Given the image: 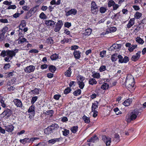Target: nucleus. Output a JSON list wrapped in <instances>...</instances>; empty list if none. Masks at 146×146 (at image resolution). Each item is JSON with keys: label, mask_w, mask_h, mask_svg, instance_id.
I'll return each instance as SVG.
<instances>
[{"label": "nucleus", "mask_w": 146, "mask_h": 146, "mask_svg": "<svg viewBox=\"0 0 146 146\" xmlns=\"http://www.w3.org/2000/svg\"><path fill=\"white\" fill-rule=\"evenodd\" d=\"M78 83L79 86V87L81 89H83L84 86V83L83 82H78Z\"/></svg>", "instance_id": "47"}, {"label": "nucleus", "mask_w": 146, "mask_h": 146, "mask_svg": "<svg viewBox=\"0 0 146 146\" xmlns=\"http://www.w3.org/2000/svg\"><path fill=\"white\" fill-rule=\"evenodd\" d=\"M44 131V133L48 135L50 134L52 132V129L49 126L45 129Z\"/></svg>", "instance_id": "16"}, {"label": "nucleus", "mask_w": 146, "mask_h": 146, "mask_svg": "<svg viewBox=\"0 0 146 146\" xmlns=\"http://www.w3.org/2000/svg\"><path fill=\"white\" fill-rule=\"evenodd\" d=\"M39 6L36 5L34 7L31 8L30 10L28 12V13L31 12L32 14L31 15V16L32 15V14H34L37 10L38 9Z\"/></svg>", "instance_id": "13"}, {"label": "nucleus", "mask_w": 146, "mask_h": 146, "mask_svg": "<svg viewBox=\"0 0 146 146\" xmlns=\"http://www.w3.org/2000/svg\"><path fill=\"white\" fill-rule=\"evenodd\" d=\"M71 69L70 67H69L68 70L65 72V75L68 77H70L71 74Z\"/></svg>", "instance_id": "27"}, {"label": "nucleus", "mask_w": 146, "mask_h": 146, "mask_svg": "<svg viewBox=\"0 0 146 146\" xmlns=\"http://www.w3.org/2000/svg\"><path fill=\"white\" fill-rule=\"evenodd\" d=\"M13 102L17 107L21 108L22 107V104L20 100L18 99H15L14 100Z\"/></svg>", "instance_id": "12"}, {"label": "nucleus", "mask_w": 146, "mask_h": 146, "mask_svg": "<svg viewBox=\"0 0 146 146\" xmlns=\"http://www.w3.org/2000/svg\"><path fill=\"white\" fill-rule=\"evenodd\" d=\"M109 29L110 32H115L116 30V28L115 27H110Z\"/></svg>", "instance_id": "55"}, {"label": "nucleus", "mask_w": 146, "mask_h": 146, "mask_svg": "<svg viewBox=\"0 0 146 146\" xmlns=\"http://www.w3.org/2000/svg\"><path fill=\"white\" fill-rule=\"evenodd\" d=\"M35 106H32L29 108L28 111V112L34 115L35 113Z\"/></svg>", "instance_id": "23"}, {"label": "nucleus", "mask_w": 146, "mask_h": 146, "mask_svg": "<svg viewBox=\"0 0 146 146\" xmlns=\"http://www.w3.org/2000/svg\"><path fill=\"white\" fill-rule=\"evenodd\" d=\"M15 55V53L14 52L13 50H7V56H8L9 57L12 58L13 56Z\"/></svg>", "instance_id": "19"}, {"label": "nucleus", "mask_w": 146, "mask_h": 146, "mask_svg": "<svg viewBox=\"0 0 146 146\" xmlns=\"http://www.w3.org/2000/svg\"><path fill=\"white\" fill-rule=\"evenodd\" d=\"M38 98L37 96H35L33 97L31 99V103L32 104H34L35 102L36 101Z\"/></svg>", "instance_id": "53"}, {"label": "nucleus", "mask_w": 146, "mask_h": 146, "mask_svg": "<svg viewBox=\"0 0 146 146\" xmlns=\"http://www.w3.org/2000/svg\"><path fill=\"white\" fill-rule=\"evenodd\" d=\"M71 90L70 88H68L65 89L64 91V93L65 94H67L69 93Z\"/></svg>", "instance_id": "64"}, {"label": "nucleus", "mask_w": 146, "mask_h": 146, "mask_svg": "<svg viewBox=\"0 0 146 146\" xmlns=\"http://www.w3.org/2000/svg\"><path fill=\"white\" fill-rule=\"evenodd\" d=\"M98 137L96 136L92 137L90 139H88L87 141L88 142L91 143H95L97 142L98 141Z\"/></svg>", "instance_id": "18"}, {"label": "nucleus", "mask_w": 146, "mask_h": 146, "mask_svg": "<svg viewBox=\"0 0 146 146\" xmlns=\"http://www.w3.org/2000/svg\"><path fill=\"white\" fill-rule=\"evenodd\" d=\"M109 87V85L106 83H104L101 86V88L103 90L108 89Z\"/></svg>", "instance_id": "26"}, {"label": "nucleus", "mask_w": 146, "mask_h": 146, "mask_svg": "<svg viewBox=\"0 0 146 146\" xmlns=\"http://www.w3.org/2000/svg\"><path fill=\"white\" fill-rule=\"evenodd\" d=\"M106 51H103L102 52H100V55L101 57H104L106 54Z\"/></svg>", "instance_id": "59"}, {"label": "nucleus", "mask_w": 146, "mask_h": 146, "mask_svg": "<svg viewBox=\"0 0 146 146\" xmlns=\"http://www.w3.org/2000/svg\"><path fill=\"white\" fill-rule=\"evenodd\" d=\"M97 83V81L94 78H91L89 80V83L91 85L96 84Z\"/></svg>", "instance_id": "28"}, {"label": "nucleus", "mask_w": 146, "mask_h": 146, "mask_svg": "<svg viewBox=\"0 0 146 146\" xmlns=\"http://www.w3.org/2000/svg\"><path fill=\"white\" fill-rule=\"evenodd\" d=\"M114 141H115L116 142H118L119 140V136L118 134H116L115 136Z\"/></svg>", "instance_id": "52"}, {"label": "nucleus", "mask_w": 146, "mask_h": 146, "mask_svg": "<svg viewBox=\"0 0 146 146\" xmlns=\"http://www.w3.org/2000/svg\"><path fill=\"white\" fill-rule=\"evenodd\" d=\"M77 80L78 82H83L84 80V78L81 76H78Z\"/></svg>", "instance_id": "46"}, {"label": "nucleus", "mask_w": 146, "mask_h": 146, "mask_svg": "<svg viewBox=\"0 0 146 146\" xmlns=\"http://www.w3.org/2000/svg\"><path fill=\"white\" fill-rule=\"evenodd\" d=\"M117 57H118L119 59V62H120V63H122L123 62L122 60H123L122 56L121 55H119L117 56Z\"/></svg>", "instance_id": "62"}, {"label": "nucleus", "mask_w": 146, "mask_h": 146, "mask_svg": "<svg viewBox=\"0 0 146 146\" xmlns=\"http://www.w3.org/2000/svg\"><path fill=\"white\" fill-rule=\"evenodd\" d=\"M136 41L140 44H142L144 42L143 40L139 37H137L136 38Z\"/></svg>", "instance_id": "32"}, {"label": "nucleus", "mask_w": 146, "mask_h": 146, "mask_svg": "<svg viewBox=\"0 0 146 146\" xmlns=\"http://www.w3.org/2000/svg\"><path fill=\"white\" fill-rule=\"evenodd\" d=\"M81 90L80 89H79L75 91L74 93V94L75 96H77L80 94L81 93Z\"/></svg>", "instance_id": "40"}, {"label": "nucleus", "mask_w": 146, "mask_h": 146, "mask_svg": "<svg viewBox=\"0 0 146 146\" xmlns=\"http://www.w3.org/2000/svg\"><path fill=\"white\" fill-rule=\"evenodd\" d=\"M71 24L70 23L67 22L65 23L64 24V25L65 27L69 28L71 26Z\"/></svg>", "instance_id": "58"}, {"label": "nucleus", "mask_w": 146, "mask_h": 146, "mask_svg": "<svg viewBox=\"0 0 146 146\" xmlns=\"http://www.w3.org/2000/svg\"><path fill=\"white\" fill-rule=\"evenodd\" d=\"M92 76L93 78H99L100 76V75L98 73H95L93 74Z\"/></svg>", "instance_id": "42"}, {"label": "nucleus", "mask_w": 146, "mask_h": 146, "mask_svg": "<svg viewBox=\"0 0 146 146\" xmlns=\"http://www.w3.org/2000/svg\"><path fill=\"white\" fill-rule=\"evenodd\" d=\"M82 118L85 123H90V120L89 117L84 115L83 116Z\"/></svg>", "instance_id": "24"}, {"label": "nucleus", "mask_w": 146, "mask_h": 146, "mask_svg": "<svg viewBox=\"0 0 146 146\" xmlns=\"http://www.w3.org/2000/svg\"><path fill=\"white\" fill-rule=\"evenodd\" d=\"M12 114V112L9 109H7L5 110L1 114L2 117H6L8 118L11 116Z\"/></svg>", "instance_id": "7"}, {"label": "nucleus", "mask_w": 146, "mask_h": 146, "mask_svg": "<svg viewBox=\"0 0 146 146\" xmlns=\"http://www.w3.org/2000/svg\"><path fill=\"white\" fill-rule=\"evenodd\" d=\"M35 69V67L33 65H30L26 67L24 69L25 72L27 73H30L33 72Z\"/></svg>", "instance_id": "8"}, {"label": "nucleus", "mask_w": 146, "mask_h": 146, "mask_svg": "<svg viewBox=\"0 0 146 146\" xmlns=\"http://www.w3.org/2000/svg\"><path fill=\"white\" fill-rule=\"evenodd\" d=\"M106 70V66L104 65L101 66L99 68V70L100 72H102L105 70Z\"/></svg>", "instance_id": "48"}, {"label": "nucleus", "mask_w": 146, "mask_h": 146, "mask_svg": "<svg viewBox=\"0 0 146 146\" xmlns=\"http://www.w3.org/2000/svg\"><path fill=\"white\" fill-rule=\"evenodd\" d=\"M128 61H129L128 57L127 56H125L123 59V60H122V61H123L122 63H123V62L126 63Z\"/></svg>", "instance_id": "61"}, {"label": "nucleus", "mask_w": 146, "mask_h": 146, "mask_svg": "<svg viewBox=\"0 0 146 146\" xmlns=\"http://www.w3.org/2000/svg\"><path fill=\"white\" fill-rule=\"evenodd\" d=\"M39 17L40 18L42 19H44L46 18V16L44 14V13L43 12L41 13L40 14Z\"/></svg>", "instance_id": "39"}, {"label": "nucleus", "mask_w": 146, "mask_h": 146, "mask_svg": "<svg viewBox=\"0 0 146 146\" xmlns=\"http://www.w3.org/2000/svg\"><path fill=\"white\" fill-rule=\"evenodd\" d=\"M77 13V10L75 9H72L66 13V15L68 16L72 15H75Z\"/></svg>", "instance_id": "9"}, {"label": "nucleus", "mask_w": 146, "mask_h": 146, "mask_svg": "<svg viewBox=\"0 0 146 146\" xmlns=\"http://www.w3.org/2000/svg\"><path fill=\"white\" fill-rule=\"evenodd\" d=\"M61 138H55L50 139L48 141V142L49 143L54 144L57 142H59L60 140H61Z\"/></svg>", "instance_id": "22"}, {"label": "nucleus", "mask_w": 146, "mask_h": 146, "mask_svg": "<svg viewBox=\"0 0 146 146\" xmlns=\"http://www.w3.org/2000/svg\"><path fill=\"white\" fill-rule=\"evenodd\" d=\"M78 128L77 126L73 127L71 129V131L73 133H75L77 131Z\"/></svg>", "instance_id": "37"}, {"label": "nucleus", "mask_w": 146, "mask_h": 146, "mask_svg": "<svg viewBox=\"0 0 146 146\" xmlns=\"http://www.w3.org/2000/svg\"><path fill=\"white\" fill-rule=\"evenodd\" d=\"M27 40L25 38H20L18 39V43L19 44H22L25 42H26Z\"/></svg>", "instance_id": "38"}, {"label": "nucleus", "mask_w": 146, "mask_h": 146, "mask_svg": "<svg viewBox=\"0 0 146 146\" xmlns=\"http://www.w3.org/2000/svg\"><path fill=\"white\" fill-rule=\"evenodd\" d=\"M58 54H54L50 56V58L52 60H56L58 58Z\"/></svg>", "instance_id": "29"}, {"label": "nucleus", "mask_w": 146, "mask_h": 146, "mask_svg": "<svg viewBox=\"0 0 146 146\" xmlns=\"http://www.w3.org/2000/svg\"><path fill=\"white\" fill-rule=\"evenodd\" d=\"M115 4V2L112 0H109L108 2V6L109 7H111Z\"/></svg>", "instance_id": "45"}, {"label": "nucleus", "mask_w": 146, "mask_h": 146, "mask_svg": "<svg viewBox=\"0 0 146 146\" xmlns=\"http://www.w3.org/2000/svg\"><path fill=\"white\" fill-rule=\"evenodd\" d=\"M55 23L54 21L51 20L45 21V24L46 25L51 27H54Z\"/></svg>", "instance_id": "10"}, {"label": "nucleus", "mask_w": 146, "mask_h": 146, "mask_svg": "<svg viewBox=\"0 0 146 146\" xmlns=\"http://www.w3.org/2000/svg\"><path fill=\"white\" fill-rule=\"evenodd\" d=\"M131 103V101L129 99L125 100L123 103V105L125 106H128Z\"/></svg>", "instance_id": "33"}, {"label": "nucleus", "mask_w": 146, "mask_h": 146, "mask_svg": "<svg viewBox=\"0 0 146 146\" xmlns=\"http://www.w3.org/2000/svg\"><path fill=\"white\" fill-rule=\"evenodd\" d=\"M15 89V87L14 86H11L8 88V90L9 91H12L14 90Z\"/></svg>", "instance_id": "56"}, {"label": "nucleus", "mask_w": 146, "mask_h": 146, "mask_svg": "<svg viewBox=\"0 0 146 146\" xmlns=\"http://www.w3.org/2000/svg\"><path fill=\"white\" fill-rule=\"evenodd\" d=\"M8 29V28L6 26L5 27L3 28L1 31L2 33L0 35V38H1V37L2 36H3L2 38H3L5 33L7 31Z\"/></svg>", "instance_id": "17"}, {"label": "nucleus", "mask_w": 146, "mask_h": 146, "mask_svg": "<svg viewBox=\"0 0 146 146\" xmlns=\"http://www.w3.org/2000/svg\"><path fill=\"white\" fill-rule=\"evenodd\" d=\"M135 19L134 18L131 19L129 21L127 27L129 28L134 24Z\"/></svg>", "instance_id": "15"}, {"label": "nucleus", "mask_w": 146, "mask_h": 146, "mask_svg": "<svg viewBox=\"0 0 146 146\" xmlns=\"http://www.w3.org/2000/svg\"><path fill=\"white\" fill-rule=\"evenodd\" d=\"M22 8L23 10L25 11H28L29 9V7L27 5L23 7Z\"/></svg>", "instance_id": "63"}, {"label": "nucleus", "mask_w": 146, "mask_h": 146, "mask_svg": "<svg viewBox=\"0 0 146 146\" xmlns=\"http://www.w3.org/2000/svg\"><path fill=\"white\" fill-rule=\"evenodd\" d=\"M46 42L49 44H52L53 43V40L51 37H49L46 40Z\"/></svg>", "instance_id": "41"}, {"label": "nucleus", "mask_w": 146, "mask_h": 146, "mask_svg": "<svg viewBox=\"0 0 146 146\" xmlns=\"http://www.w3.org/2000/svg\"><path fill=\"white\" fill-rule=\"evenodd\" d=\"M98 103L97 102L96 103L92 104V111H96L95 110L96 108H98Z\"/></svg>", "instance_id": "25"}, {"label": "nucleus", "mask_w": 146, "mask_h": 146, "mask_svg": "<svg viewBox=\"0 0 146 146\" xmlns=\"http://www.w3.org/2000/svg\"><path fill=\"white\" fill-rule=\"evenodd\" d=\"M63 24L61 21H59L56 24L54 31L56 32H58L60 30Z\"/></svg>", "instance_id": "6"}, {"label": "nucleus", "mask_w": 146, "mask_h": 146, "mask_svg": "<svg viewBox=\"0 0 146 146\" xmlns=\"http://www.w3.org/2000/svg\"><path fill=\"white\" fill-rule=\"evenodd\" d=\"M49 69L52 72H54L56 70L55 67L53 65H51L49 67Z\"/></svg>", "instance_id": "36"}, {"label": "nucleus", "mask_w": 146, "mask_h": 146, "mask_svg": "<svg viewBox=\"0 0 146 146\" xmlns=\"http://www.w3.org/2000/svg\"><path fill=\"white\" fill-rule=\"evenodd\" d=\"M106 10V8L104 7H101L100 9V11L101 13H104Z\"/></svg>", "instance_id": "50"}, {"label": "nucleus", "mask_w": 146, "mask_h": 146, "mask_svg": "<svg viewBox=\"0 0 146 146\" xmlns=\"http://www.w3.org/2000/svg\"><path fill=\"white\" fill-rule=\"evenodd\" d=\"M80 52L79 51H74L73 54L75 58L79 59L80 57Z\"/></svg>", "instance_id": "20"}, {"label": "nucleus", "mask_w": 146, "mask_h": 146, "mask_svg": "<svg viewBox=\"0 0 146 146\" xmlns=\"http://www.w3.org/2000/svg\"><path fill=\"white\" fill-rule=\"evenodd\" d=\"M92 30L90 29H88L85 30L84 32L83 33V36H88L90 35L91 33Z\"/></svg>", "instance_id": "14"}, {"label": "nucleus", "mask_w": 146, "mask_h": 146, "mask_svg": "<svg viewBox=\"0 0 146 146\" xmlns=\"http://www.w3.org/2000/svg\"><path fill=\"white\" fill-rule=\"evenodd\" d=\"M102 139L103 141L105 142L106 146H108L110 145L111 142V138L104 135L102 136Z\"/></svg>", "instance_id": "5"}, {"label": "nucleus", "mask_w": 146, "mask_h": 146, "mask_svg": "<svg viewBox=\"0 0 146 146\" xmlns=\"http://www.w3.org/2000/svg\"><path fill=\"white\" fill-rule=\"evenodd\" d=\"M117 54H114L112 55L111 57V60L112 61L114 62L117 59Z\"/></svg>", "instance_id": "30"}, {"label": "nucleus", "mask_w": 146, "mask_h": 146, "mask_svg": "<svg viewBox=\"0 0 146 146\" xmlns=\"http://www.w3.org/2000/svg\"><path fill=\"white\" fill-rule=\"evenodd\" d=\"M39 138L38 137H33L30 139L28 138H25L23 139H21L20 141L21 143H26L27 142L29 143H33V141L36 139H38Z\"/></svg>", "instance_id": "4"}, {"label": "nucleus", "mask_w": 146, "mask_h": 146, "mask_svg": "<svg viewBox=\"0 0 146 146\" xmlns=\"http://www.w3.org/2000/svg\"><path fill=\"white\" fill-rule=\"evenodd\" d=\"M7 50L5 51V50L2 51L0 55L3 57H4L5 56H7Z\"/></svg>", "instance_id": "57"}, {"label": "nucleus", "mask_w": 146, "mask_h": 146, "mask_svg": "<svg viewBox=\"0 0 146 146\" xmlns=\"http://www.w3.org/2000/svg\"><path fill=\"white\" fill-rule=\"evenodd\" d=\"M142 15L141 13L136 12L134 15L135 17L137 19H139L141 16Z\"/></svg>", "instance_id": "31"}, {"label": "nucleus", "mask_w": 146, "mask_h": 146, "mask_svg": "<svg viewBox=\"0 0 146 146\" xmlns=\"http://www.w3.org/2000/svg\"><path fill=\"white\" fill-rule=\"evenodd\" d=\"M137 45H131L129 48L128 50L130 52H132L137 47Z\"/></svg>", "instance_id": "35"}, {"label": "nucleus", "mask_w": 146, "mask_h": 146, "mask_svg": "<svg viewBox=\"0 0 146 146\" xmlns=\"http://www.w3.org/2000/svg\"><path fill=\"white\" fill-rule=\"evenodd\" d=\"M16 6L14 5H10L7 8V9H16Z\"/></svg>", "instance_id": "54"}, {"label": "nucleus", "mask_w": 146, "mask_h": 146, "mask_svg": "<svg viewBox=\"0 0 146 146\" xmlns=\"http://www.w3.org/2000/svg\"><path fill=\"white\" fill-rule=\"evenodd\" d=\"M140 51H138L135 54L132 56L131 57V60L134 61L138 60L140 57Z\"/></svg>", "instance_id": "11"}, {"label": "nucleus", "mask_w": 146, "mask_h": 146, "mask_svg": "<svg viewBox=\"0 0 146 146\" xmlns=\"http://www.w3.org/2000/svg\"><path fill=\"white\" fill-rule=\"evenodd\" d=\"M40 90V89L36 88L34 90H31V92L33 94H38L39 93Z\"/></svg>", "instance_id": "43"}, {"label": "nucleus", "mask_w": 146, "mask_h": 146, "mask_svg": "<svg viewBox=\"0 0 146 146\" xmlns=\"http://www.w3.org/2000/svg\"><path fill=\"white\" fill-rule=\"evenodd\" d=\"M139 113L138 110H135L133 111L129 115H127L126 116V119L128 122H130L131 121L135 119Z\"/></svg>", "instance_id": "2"}, {"label": "nucleus", "mask_w": 146, "mask_h": 146, "mask_svg": "<svg viewBox=\"0 0 146 146\" xmlns=\"http://www.w3.org/2000/svg\"><path fill=\"white\" fill-rule=\"evenodd\" d=\"M46 113L48 115H49V116H52L53 114V111L52 110H48L46 111Z\"/></svg>", "instance_id": "44"}, {"label": "nucleus", "mask_w": 146, "mask_h": 146, "mask_svg": "<svg viewBox=\"0 0 146 146\" xmlns=\"http://www.w3.org/2000/svg\"><path fill=\"white\" fill-rule=\"evenodd\" d=\"M11 66V65L9 63L6 64H5L4 66V68L5 69H7L8 68H9Z\"/></svg>", "instance_id": "60"}, {"label": "nucleus", "mask_w": 146, "mask_h": 146, "mask_svg": "<svg viewBox=\"0 0 146 146\" xmlns=\"http://www.w3.org/2000/svg\"><path fill=\"white\" fill-rule=\"evenodd\" d=\"M135 84L134 78L133 76L129 75L127 78L125 82L126 87L129 89L133 88Z\"/></svg>", "instance_id": "1"}, {"label": "nucleus", "mask_w": 146, "mask_h": 146, "mask_svg": "<svg viewBox=\"0 0 146 146\" xmlns=\"http://www.w3.org/2000/svg\"><path fill=\"white\" fill-rule=\"evenodd\" d=\"M114 111L115 113L116 114L118 115L119 114L121 113L120 111L117 108H116L114 109Z\"/></svg>", "instance_id": "49"}, {"label": "nucleus", "mask_w": 146, "mask_h": 146, "mask_svg": "<svg viewBox=\"0 0 146 146\" xmlns=\"http://www.w3.org/2000/svg\"><path fill=\"white\" fill-rule=\"evenodd\" d=\"M13 129L14 127L11 125H9L6 126L5 130L8 132H11L13 130Z\"/></svg>", "instance_id": "21"}, {"label": "nucleus", "mask_w": 146, "mask_h": 146, "mask_svg": "<svg viewBox=\"0 0 146 146\" xmlns=\"http://www.w3.org/2000/svg\"><path fill=\"white\" fill-rule=\"evenodd\" d=\"M63 135L64 136H66L68 135L69 133V131L66 129H65L64 131H62Z\"/></svg>", "instance_id": "51"}, {"label": "nucleus", "mask_w": 146, "mask_h": 146, "mask_svg": "<svg viewBox=\"0 0 146 146\" xmlns=\"http://www.w3.org/2000/svg\"><path fill=\"white\" fill-rule=\"evenodd\" d=\"M49 126L52 129V131L58 128L59 127L58 125L56 124H53Z\"/></svg>", "instance_id": "34"}, {"label": "nucleus", "mask_w": 146, "mask_h": 146, "mask_svg": "<svg viewBox=\"0 0 146 146\" xmlns=\"http://www.w3.org/2000/svg\"><path fill=\"white\" fill-rule=\"evenodd\" d=\"M91 11L94 14H97L98 11V6L95 1H93L91 4Z\"/></svg>", "instance_id": "3"}]
</instances>
